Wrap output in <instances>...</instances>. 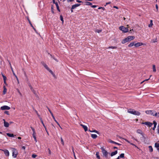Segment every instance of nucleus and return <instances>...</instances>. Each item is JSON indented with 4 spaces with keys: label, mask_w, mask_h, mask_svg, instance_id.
Wrapping results in <instances>:
<instances>
[{
    "label": "nucleus",
    "mask_w": 159,
    "mask_h": 159,
    "mask_svg": "<svg viewBox=\"0 0 159 159\" xmlns=\"http://www.w3.org/2000/svg\"><path fill=\"white\" fill-rule=\"evenodd\" d=\"M134 114L133 115H137V116H139L140 115V113L139 112L137 111H134Z\"/></svg>",
    "instance_id": "nucleus-18"
},
{
    "label": "nucleus",
    "mask_w": 159,
    "mask_h": 159,
    "mask_svg": "<svg viewBox=\"0 0 159 159\" xmlns=\"http://www.w3.org/2000/svg\"><path fill=\"white\" fill-rule=\"evenodd\" d=\"M30 128L33 131V133H35V130L34 128L32 127H31Z\"/></svg>",
    "instance_id": "nucleus-42"
},
{
    "label": "nucleus",
    "mask_w": 159,
    "mask_h": 159,
    "mask_svg": "<svg viewBox=\"0 0 159 159\" xmlns=\"http://www.w3.org/2000/svg\"><path fill=\"white\" fill-rule=\"evenodd\" d=\"M134 110L132 109H129L128 110V112L130 114H134Z\"/></svg>",
    "instance_id": "nucleus-20"
},
{
    "label": "nucleus",
    "mask_w": 159,
    "mask_h": 159,
    "mask_svg": "<svg viewBox=\"0 0 159 159\" xmlns=\"http://www.w3.org/2000/svg\"><path fill=\"white\" fill-rule=\"evenodd\" d=\"M137 133L140 134L141 135L143 136L144 135L143 134V133L142 131L140 129H138L137 130Z\"/></svg>",
    "instance_id": "nucleus-15"
},
{
    "label": "nucleus",
    "mask_w": 159,
    "mask_h": 159,
    "mask_svg": "<svg viewBox=\"0 0 159 159\" xmlns=\"http://www.w3.org/2000/svg\"><path fill=\"white\" fill-rule=\"evenodd\" d=\"M134 44H134V43H131L129 44V45H128V47H131L133 46L134 45Z\"/></svg>",
    "instance_id": "nucleus-31"
},
{
    "label": "nucleus",
    "mask_w": 159,
    "mask_h": 159,
    "mask_svg": "<svg viewBox=\"0 0 159 159\" xmlns=\"http://www.w3.org/2000/svg\"><path fill=\"white\" fill-rule=\"evenodd\" d=\"M28 20L29 22V23L30 24V26L33 28L34 29V30L35 31L36 30V29L34 28V26L32 25V24H31V21H30V20L28 19Z\"/></svg>",
    "instance_id": "nucleus-27"
},
{
    "label": "nucleus",
    "mask_w": 159,
    "mask_h": 159,
    "mask_svg": "<svg viewBox=\"0 0 159 159\" xmlns=\"http://www.w3.org/2000/svg\"><path fill=\"white\" fill-rule=\"evenodd\" d=\"M109 143H114V144H117V145H121L120 144V143H116V142H115L114 141H113L112 140H111L110 139V140H109Z\"/></svg>",
    "instance_id": "nucleus-17"
},
{
    "label": "nucleus",
    "mask_w": 159,
    "mask_h": 159,
    "mask_svg": "<svg viewBox=\"0 0 159 159\" xmlns=\"http://www.w3.org/2000/svg\"><path fill=\"white\" fill-rule=\"evenodd\" d=\"M91 7L93 8H95L97 7V6L96 5H91Z\"/></svg>",
    "instance_id": "nucleus-53"
},
{
    "label": "nucleus",
    "mask_w": 159,
    "mask_h": 159,
    "mask_svg": "<svg viewBox=\"0 0 159 159\" xmlns=\"http://www.w3.org/2000/svg\"><path fill=\"white\" fill-rule=\"evenodd\" d=\"M7 135L9 137H13L14 136V135L13 134H9V133H7Z\"/></svg>",
    "instance_id": "nucleus-28"
},
{
    "label": "nucleus",
    "mask_w": 159,
    "mask_h": 159,
    "mask_svg": "<svg viewBox=\"0 0 159 159\" xmlns=\"http://www.w3.org/2000/svg\"><path fill=\"white\" fill-rule=\"evenodd\" d=\"M55 4L56 5V7H57V10L59 11H60V10L59 9V6H58V4L57 3V2H56V3H55Z\"/></svg>",
    "instance_id": "nucleus-23"
},
{
    "label": "nucleus",
    "mask_w": 159,
    "mask_h": 159,
    "mask_svg": "<svg viewBox=\"0 0 159 159\" xmlns=\"http://www.w3.org/2000/svg\"><path fill=\"white\" fill-rule=\"evenodd\" d=\"M15 77L16 78V80L17 81V82L18 84L19 83V80H18V77H17V76L16 75H15Z\"/></svg>",
    "instance_id": "nucleus-46"
},
{
    "label": "nucleus",
    "mask_w": 159,
    "mask_h": 159,
    "mask_svg": "<svg viewBox=\"0 0 159 159\" xmlns=\"http://www.w3.org/2000/svg\"><path fill=\"white\" fill-rule=\"evenodd\" d=\"M86 5H92V3L91 2H86Z\"/></svg>",
    "instance_id": "nucleus-38"
},
{
    "label": "nucleus",
    "mask_w": 159,
    "mask_h": 159,
    "mask_svg": "<svg viewBox=\"0 0 159 159\" xmlns=\"http://www.w3.org/2000/svg\"><path fill=\"white\" fill-rule=\"evenodd\" d=\"M47 108H48V110L49 112L50 113V114H51V116H52V118H53V119H54V120L57 123V124L58 125H59V123H58V122L56 120L55 118L54 117V116L53 115V114L51 112V111L50 110V109L48 107H47Z\"/></svg>",
    "instance_id": "nucleus-6"
},
{
    "label": "nucleus",
    "mask_w": 159,
    "mask_h": 159,
    "mask_svg": "<svg viewBox=\"0 0 159 159\" xmlns=\"http://www.w3.org/2000/svg\"><path fill=\"white\" fill-rule=\"evenodd\" d=\"M12 156L14 158H16L18 153V151L15 148H12Z\"/></svg>",
    "instance_id": "nucleus-2"
},
{
    "label": "nucleus",
    "mask_w": 159,
    "mask_h": 159,
    "mask_svg": "<svg viewBox=\"0 0 159 159\" xmlns=\"http://www.w3.org/2000/svg\"><path fill=\"white\" fill-rule=\"evenodd\" d=\"M102 31L101 30H96V32H98V33H100Z\"/></svg>",
    "instance_id": "nucleus-49"
},
{
    "label": "nucleus",
    "mask_w": 159,
    "mask_h": 159,
    "mask_svg": "<svg viewBox=\"0 0 159 159\" xmlns=\"http://www.w3.org/2000/svg\"><path fill=\"white\" fill-rule=\"evenodd\" d=\"M76 1L77 2H79V3H80V2H82L81 1H79V0H76Z\"/></svg>",
    "instance_id": "nucleus-60"
},
{
    "label": "nucleus",
    "mask_w": 159,
    "mask_h": 159,
    "mask_svg": "<svg viewBox=\"0 0 159 159\" xmlns=\"http://www.w3.org/2000/svg\"><path fill=\"white\" fill-rule=\"evenodd\" d=\"M91 136L93 139H95L97 137V135L96 134H91Z\"/></svg>",
    "instance_id": "nucleus-26"
},
{
    "label": "nucleus",
    "mask_w": 159,
    "mask_h": 159,
    "mask_svg": "<svg viewBox=\"0 0 159 159\" xmlns=\"http://www.w3.org/2000/svg\"><path fill=\"white\" fill-rule=\"evenodd\" d=\"M33 92V93L35 95V96L37 97V98L39 99V97H38V95H37V94L36 93V92H35V91L34 90H33L32 91Z\"/></svg>",
    "instance_id": "nucleus-35"
},
{
    "label": "nucleus",
    "mask_w": 159,
    "mask_h": 159,
    "mask_svg": "<svg viewBox=\"0 0 159 159\" xmlns=\"http://www.w3.org/2000/svg\"><path fill=\"white\" fill-rule=\"evenodd\" d=\"M119 29L120 30L122 31L124 33L128 32L129 30L127 28H126L123 26H120Z\"/></svg>",
    "instance_id": "nucleus-4"
},
{
    "label": "nucleus",
    "mask_w": 159,
    "mask_h": 159,
    "mask_svg": "<svg viewBox=\"0 0 159 159\" xmlns=\"http://www.w3.org/2000/svg\"><path fill=\"white\" fill-rule=\"evenodd\" d=\"M153 25V23H152V20H151L150 24L148 25V27H152Z\"/></svg>",
    "instance_id": "nucleus-29"
},
{
    "label": "nucleus",
    "mask_w": 159,
    "mask_h": 159,
    "mask_svg": "<svg viewBox=\"0 0 159 159\" xmlns=\"http://www.w3.org/2000/svg\"><path fill=\"white\" fill-rule=\"evenodd\" d=\"M153 124L155 126H156V125H157V123L155 121H154V120L153 121Z\"/></svg>",
    "instance_id": "nucleus-43"
},
{
    "label": "nucleus",
    "mask_w": 159,
    "mask_h": 159,
    "mask_svg": "<svg viewBox=\"0 0 159 159\" xmlns=\"http://www.w3.org/2000/svg\"><path fill=\"white\" fill-rule=\"evenodd\" d=\"M6 80H7V79H3L4 83L6 84H7L6 82Z\"/></svg>",
    "instance_id": "nucleus-54"
},
{
    "label": "nucleus",
    "mask_w": 159,
    "mask_h": 159,
    "mask_svg": "<svg viewBox=\"0 0 159 159\" xmlns=\"http://www.w3.org/2000/svg\"><path fill=\"white\" fill-rule=\"evenodd\" d=\"M42 64H43V66H44V67L47 70H49V68H48V66L45 64L43 62H41Z\"/></svg>",
    "instance_id": "nucleus-14"
},
{
    "label": "nucleus",
    "mask_w": 159,
    "mask_h": 159,
    "mask_svg": "<svg viewBox=\"0 0 159 159\" xmlns=\"http://www.w3.org/2000/svg\"><path fill=\"white\" fill-rule=\"evenodd\" d=\"M22 148L24 150H25V146H23L22 147Z\"/></svg>",
    "instance_id": "nucleus-62"
},
{
    "label": "nucleus",
    "mask_w": 159,
    "mask_h": 159,
    "mask_svg": "<svg viewBox=\"0 0 159 159\" xmlns=\"http://www.w3.org/2000/svg\"><path fill=\"white\" fill-rule=\"evenodd\" d=\"M156 126H155L154 125V127L152 128V129L153 130H154L156 128Z\"/></svg>",
    "instance_id": "nucleus-59"
},
{
    "label": "nucleus",
    "mask_w": 159,
    "mask_h": 159,
    "mask_svg": "<svg viewBox=\"0 0 159 159\" xmlns=\"http://www.w3.org/2000/svg\"><path fill=\"white\" fill-rule=\"evenodd\" d=\"M37 156V155L34 154H32V157L33 158H35Z\"/></svg>",
    "instance_id": "nucleus-41"
},
{
    "label": "nucleus",
    "mask_w": 159,
    "mask_h": 159,
    "mask_svg": "<svg viewBox=\"0 0 159 159\" xmlns=\"http://www.w3.org/2000/svg\"><path fill=\"white\" fill-rule=\"evenodd\" d=\"M74 1V0H67V2H72L73 1Z\"/></svg>",
    "instance_id": "nucleus-55"
},
{
    "label": "nucleus",
    "mask_w": 159,
    "mask_h": 159,
    "mask_svg": "<svg viewBox=\"0 0 159 159\" xmlns=\"http://www.w3.org/2000/svg\"><path fill=\"white\" fill-rule=\"evenodd\" d=\"M142 124H145L146 125H147L149 127H151L152 125V124L151 122H142Z\"/></svg>",
    "instance_id": "nucleus-9"
},
{
    "label": "nucleus",
    "mask_w": 159,
    "mask_h": 159,
    "mask_svg": "<svg viewBox=\"0 0 159 159\" xmlns=\"http://www.w3.org/2000/svg\"><path fill=\"white\" fill-rule=\"evenodd\" d=\"M91 132H95L98 134H99V132L95 129H93V130H92V131H91Z\"/></svg>",
    "instance_id": "nucleus-34"
},
{
    "label": "nucleus",
    "mask_w": 159,
    "mask_h": 159,
    "mask_svg": "<svg viewBox=\"0 0 159 159\" xmlns=\"http://www.w3.org/2000/svg\"><path fill=\"white\" fill-rule=\"evenodd\" d=\"M156 9H157V10H158V5H157V4H156Z\"/></svg>",
    "instance_id": "nucleus-58"
},
{
    "label": "nucleus",
    "mask_w": 159,
    "mask_h": 159,
    "mask_svg": "<svg viewBox=\"0 0 159 159\" xmlns=\"http://www.w3.org/2000/svg\"><path fill=\"white\" fill-rule=\"evenodd\" d=\"M157 42V37L154 39H152L151 41V42L152 43H155L156 42Z\"/></svg>",
    "instance_id": "nucleus-22"
},
{
    "label": "nucleus",
    "mask_w": 159,
    "mask_h": 159,
    "mask_svg": "<svg viewBox=\"0 0 159 159\" xmlns=\"http://www.w3.org/2000/svg\"><path fill=\"white\" fill-rule=\"evenodd\" d=\"M4 113L6 114H7V115H9V112L8 111H4Z\"/></svg>",
    "instance_id": "nucleus-47"
},
{
    "label": "nucleus",
    "mask_w": 159,
    "mask_h": 159,
    "mask_svg": "<svg viewBox=\"0 0 159 159\" xmlns=\"http://www.w3.org/2000/svg\"><path fill=\"white\" fill-rule=\"evenodd\" d=\"M48 70L50 73H51L52 75H53V74L54 75V74L53 73L52 71L51 70H50L49 69V70Z\"/></svg>",
    "instance_id": "nucleus-45"
},
{
    "label": "nucleus",
    "mask_w": 159,
    "mask_h": 159,
    "mask_svg": "<svg viewBox=\"0 0 159 159\" xmlns=\"http://www.w3.org/2000/svg\"><path fill=\"white\" fill-rule=\"evenodd\" d=\"M149 151L150 152H152L153 151V148L152 146H150L148 147Z\"/></svg>",
    "instance_id": "nucleus-32"
},
{
    "label": "nucleus",
    "mask_w": 159,
    "mask_h": 159,
    "mask_svg": "<svg viewBox=\"0 0 159 159\" xmlns=\"http://www.w3.org/2000/svg\"><path fill=\"white\" fill-rule=\"evenodd\" d=\"M2 151L4 152L5 155L7 156H8L9 155V151L7 149H0Z\"/></svg>",
    "instance_id": "nucleus-8"
},
{
    "label": "nucleus",
    "mask_w": 159,
    "mask_h": 159,
    "mask_svg": "<svg viewBox=\"0 0 159 159\" xmlns=\"http://www.w3.org/2000/svg\"><path fill=\"white\" fill-rule=\"evenodd\" d=\"M113 7L114 8H116V9H118V7H116V6H114Z\"/></svg>",
    "instance_id": "nucleus-64"
},
{
    "label": "nucleus",
    "mask_w": 159,
    "mask_h": 159,
    "mask_svg": "<svg viewBox=\"0 0 159 159\" xmlns=\"http://www.w3.org/2000/svg\"><path fill=\"white\" fill-rule=\"evenodd\" d=\"M29 87H30V89L31 90V91H32L33 90H34V89H33L32 86L31 85H29Z\"/></svg>",
    "instance_id": "nucleus-51"
},
{
    "label": "nucleus",
    "mask_w": 159,
    "mask_h": 159,
    "mask_svg": "<svg viewBox=\"0 0 159 159\" xmlns=\"http://www.w3.org/2000/svg\"><path fill=\"white\" fill-rule=\"evenodd\" d=\"M102 150L103 155L106 157H107L108 152L106 151L103 147H102L100 148Z\"/></svg>",
    "instance_id": "nucleus-3"
},
{
    "label": "nucleus",
    "mask_w": 159,
    "mask_h": 159,
    "mask_svg": "<svg viewBox=\"0 0 159 159\" xmlns=\"http://www.w3.org/2000/svg\"><path fill=\"white\" fill-rule=\"evenodd\" d=\"M61 143L63 145H64V143L63 140V139H62V138L61 137Z\"/></svg>",
    "instance_id": "nucleus-40"
},
{
    "label": "nucleus",
    "mask_w": 159,
    "mask_h": 159,
    "mask_svg": "<svg viewBox=\"0 0 159 159\" xmlns=\"http://www.w3.org/2000/svg\"><path fill=\"white\" fill-rule=\"evenodd\" d=\"M3 94H5L6 93L7 91V89L5 87V86H3Z\"/></svg>",
    "instance_id": "nucleus-24"
},
{
    "label": "nucleus",
    "mask_w": 159,
    "mask_h": 159,
    "mask_svg": "<svg viewBox=\"0 0 159 159\" xmlns=\"http://www.w3.org/2000/svg\"><path fill=\"white\" fill-rule=\"evenodd\" d=\"M11 69H12V72H13V74L15 76V75H16V74H15V73L14 72L13 70H12V68H11Z\"/></svg>",
    "instance_id": "nucleus-56"
},
{
    "label": "nucleus",
    "mask_w": 159,
    "mask_h": 159,
    "mask_svg": "<svg viewBox=\"0 0 159 159\" xmlns=\"http://www.w3.org/2000/svg\"><path fill=\"white\" fill-rule=\"evenodd\" d=\"M80 125L83 127L85 131H86L88 130V127L86 126L83 124H81Z\"/></svg>",
    "instance_id": "nucleus-16"
},
{
    "label": "nucleus",
    "mask_w": 159,
    "mask_h": 159,
    "mask_svg": "<svg viewBox=\"0 0 159 159\" xmlns=\"http://www.w3.org/2000/svg\"><path fill=\"white\" fill-rule=\"evenodd\" d=\"M10 109V107L7 106L5 105L1 107V110H9Z\"/></svg>",
    "instance_id": "nucleus-7"
},
{
    "label": "nucleus",
    "mask_w": 159,
    "mask_h": 159,
    "mask_svg": "<svg viewBox=\"0 0 159 159\" xmlns=\"http://www.w3.org/2000/svg\"><path fill=\"white\" fill-rule=\"evenodd\" d=\"M135 38L134 36H129L127 37V38L123 39L121 43L122 44H124L126 43L129 42L132 40H133Z\"/></svg>",
    "instance_id": "nucleus-1"
},
{
    "label": "nucleus",
    "mask_w": 159,
    "mask_h": 159,
    "mask_svg": "<svg viewBox=\"0 0 159 159\" xmlns=\"http://www.w3.org/2000/svg\"><path fill=\"white\" fill-rule=\"evenodd\" d=\"M40 121H41L42 123V124L43 126H44V128L45 129L46 131V132L47 133V134H48V135H49L48 132V131L47 130V128H46V126H45L44 124L43 123V121L41 118H40Z\"/></svg>",
    "instance_id": "nucleus-11"
},
{
    "label": "nucleus",
    "mask_w": 159,
    "mask_h": 159,
    "mask_svg": "<svg viewBox=\"0 0 159 159\" xmlns=\"http://www.w3.org/2000/svg\"><path fill=\"white\" fill-rule=\"evenodd\" d=\"M125 154L124 153L121 154L119 157L120 158H123L124 157Z\"/></svg>",
    "instance_id": "nucleus-30"
},
{
    "label": "nucleus",
    "mask_w": 159,
    "mask_h": 159,
    "mask_svg": "<svg viewBox=\"0 0 159 159\" xmlns=\"http://www.w3.org/2000/svg\"><path fill=\"white\" fill-rule=\"evenodd\" d=\"M48 152H49V154L51 155V152L50 150V149L49 148H48Z\"/></svg>",
    "instance_id": "nucleus-50"
},
{
    "label": "nucleus",
    "mask_w": 159,
    "mask_h": 159,
    "mask_svg": "<svg viewBox=\"0 0 159 159\" xmlns=\"http://www.w3.org/2000/svg\"><path fill=\"white\" fill-rule=\"evenodd\" d=\"M155 147L157 148V151L159 152V143H155Z\"/></svg>",
    "instance_id": "nucleus-19"
},
{
    "label": "nucleus",
    "mask_w": 159,
    "mask_h": 159,
    "mask_svg": "<svg viewBox=\"0 0 159 159\" xmlns=\"http://www.w3.org/2000/svg\"><path fill=\"white\" fill-rule=\"evenodd\" d=\"M102 9L103 10H105V8L104 7H100L98 8V9Z\"/></svg>",
    "instance_id": "nucleus-48"
},
{
    "label": "nucleus",
    "mask_w": 159,
    "mask_h": 159,
    "mask_svg": "<svg viewBox=\"0 0 159 159\" xmlns=\"http://www.w3.org/2000/svg\"><path fill=\"white\" fill-rule=\"evenodd\" d=\"M35 134H36L35 133H33V137L34 136H36Z\"/></svg>",
    "instance_id": "nucleus-61"
},
{
    "label": "nucleus",
    "mask_w": 159,
    "mask_h": 159,
    "mask_svg": "<svg viewBox=\"0 0 159 159\" xmlns=\"http://www.w3.org/2000/svg\"><path fill=\"white\" fill-rule=\"evenodd\" d=\"M60 18L61 20L62 21V23H63L64 20L63 17L61 15L60 16Z\"/></svg>",
    "instance_id": "nucleus-39"
},
{
    "label": "nucleus",
    "mask_w": 159,
    "mask_h": 159,
    "mask_svg": "<svg viewBox=\"0 0 159 159\" xmlns=\"http://www.w3.org/2000/svg\"><path fill=\"white\" fill-rule=\"evenodd\" d=\"M108 48H112V49H116L117 48V47L116 46H110Z\"/></svg>",
    "instance_id": "nucleus-37"
},
{
    "label": "nucleus",
    "mask_w": 159,
    "mask_h": 159,
    "mask_svg": "<svg viewBox=\"0 0 159 159\" xmlns=\"http://www.w3.org/2000/svg\"><path fill=\"white\" fill-rule=\"evenodd\" d=\"M3 120L4 121V125L5 127H8L9 126V124L8 122H7L5 121L4 119H3Z\"/></svg>",
    "instance_id": "nucleus-12"
},
{
    "label": "nucleus",
    "mask_w": 159,
    "mask_h": 159,
    "mask_svg": "<svg viewBox=\"0 0 159 159\" xmlns=\"http://www.w3.org/2000/svg\"><path fill=\"white\" fill-rule=\"evenodd\" d=\"M111 3V2H107L106 3V5H105V6H106V5H107V4H109Z\"/></svg>",
    "instance_id": "nucleus-63"
},
{
    "label": "nucleus",
    "mask_w": 159,
    "mask_h": 159,
    "mask_svg": "<svg viewBox=\"0 0 159 159\" xmlns=\"http://www.w3.org/2000/svg\"><path fill=\"white\" fill-rule=\"evenodd\" d=\"M154 116H157V117L159 118V112L158 113H155L154 114Z\"/></svg>",
    "instance_id": "nucleus-36"
},
{
    "label": "nucleus",
    "mask_w": 159,
    "mask_h": 159,
    "mask_svg": "<svg viewBox=\"0 0 159 159\" xmlns=\"http://www.w3.org/2000/svg\"><path fill=\"white\" fill-rule=\"evenodd\" d=\"M143 45V43L141 42H138L134 44V46L135 47H138Z\"/></svg>",
    "instance_id": "nucleus-10"
},
{
    "label": "nucleus",
    "mask_w": 159,
    "mask_h": 159,
    "mask_svg": "<svg viewBox=\"0 0 159 159\" xmlns=\"http://www.w3.org/2000/svg\"><path fill=\"white\" fill-rule=\"evenodd\" d=\"M145 112L146 114H150L152 115H153V116H154V114L156 112L154 111H145Z\"/></svg>",
    "instance_id": "nucleus-5"
},
{
    "label": "nucleus",
    "mask_w": 159,
    "mask_h": 159,
    "mask_svg": "<svg viewBox=\"0 0 159 159\" xmlns=\"http://www.w3.org/2000/svg\"><path fill=\"white\" fill-rule=\"evenodd\" d=\"M80 5V4H75L73 5L72 6V9H74L76 7H78Z\"/></svg>",
    "instance_id": "nucleus-13"
},
{
    "label": "nucleus",
    "mask_w": 159,
    "mask_h": 159,
    "mask_svg": "<svg viewBox=\"0 0 159 159\" xmlns=\"http://www.w3.org/2000/svg\"><path fill=\"white\" fill-rule=\"evenodd\" d=\"M117 153V151L116 150L115 152H112L111 153V156L112 157L114 155H116Z\"/></svg>",
    "instance_id": "nucleus-21"
},
{
    "label": "nucleus",
    "mask_w": 159,
    "mask_h": 159,
    "mask_svg": "<svg viewBox=\"0 0 159 159\" xmlns=\"http://www.w3.org/2000/svg\"><path fill=\"white\" fill-rule=\"evenodd\" d=\"M99 152H97L96 153V157H97V158L98 159H100V156H99Z\"/></svg>",
    "instance_id": "nucleus-25"
},
{
    "label": "nucleus",
    "mask_w": 159,
    "mask_h": 159,
    "mask_svg": "<svg viewBox=\"0 0 159 159\" xmlns=\"http://www.w3.org/2000/svg\"><path fill=\"white\" fill-rule=\"evenodd\" d=\"M150 79V78H149V79H146L145 80H144V81H142V82H141V84H142V83H143L145 81H148V80L149 79Z\"/></svg>",
    "instance_id": "nucleus-52"
},
{
    "label": "nucleus",
    "mask_w": 159,
    "mask_h": 159,
    "mask_svg": "<svg viewBox=\"0 0 159 159\" xmlns=\"http://www.w3.org/2000/svg\"><path fill=\"white\" fill-rule=\"evenodd\" d=\"M152 69H153V71L155 72L156 71V66H155V65H153Z\"/></svg>",
    "instance_id": "nucleus-33"
},
{
    "label": "nucleus",
    "mask_w": 159,
    "mask_h": 159,
    "mask_svg": "<svg viewBox=\"0 0 159 159\" xmlns=\"http://www.w3.org/2000/svg\"><path fill=\"white\" fill-rule=\"evenodd\" d=\"M1 74H2V76L3 78V79H7L6 77L2 73H1Z\"/></svg>",
    "instance_id": "nucleus-44"
},
{
    "label": "nucleus",
    "mask_w": 159,
    "mask_h": 159,
    "mask_svg": "<svg viewBox=\"0 0 159 159\" xmlns=\"http://www.w3.org/2000/svg\"><path fill=\"white\" fill-rule=\"evenodd\" d=\"M158 132L159 134V125H158L157 127Z\"/></svg>",
    "instance_id": "nucleus-57"
}]
</instances>
